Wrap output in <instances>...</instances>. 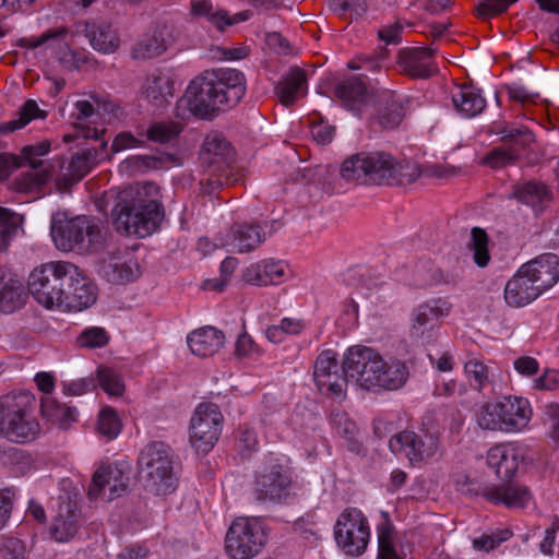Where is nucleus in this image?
I'll return each mask as SVG.
<instances>
[{"mask_svg":"<svg viewBox=\"0 0 559 559\" xmlns=\"http://www.w3.org/2000/svg\"><path fill=\"white\" fill-rule=\"evenodd\" d=\"M103 203L109 207L112 225L121 235L144 238L157 229L164 217L159 188L153 182L109 190Z\"/></svg>","mask_w":559,"mask_h":559,"instance_id":"nucleus-1","label":"nucleus"},{"mask_svg":"<svg viewBox=\"0 0 559 559\" xmlns=\"http://www.w3.org/2000/svg\"><path fill=\"white\" fill-rule=\"evenodd\" d=\"M246 90V78L236 69L205 70L189 83L177 109L187 108L197 118L212 120L236 107Z\"/></svg>","mask_w":559,"mask_h":559,"instance_id":"nucleus-2","label":"nucleus"},{"mask_svg":"<svg viewBox=\"0 0 559 559\" xmlns=\"http://www.w3.org/2000/svg\"><path fill=\"white\" fill-rule=\"evenodd\" d=\"M340 174L342 179L356 185L406 186L419 178L421 169L415 162L397 160L390 153L376 151L347 157Z\"/></svg>","mask_w":559,"mask_h":559,"instance_id":"nucleus-3","label":"nucleus"},{"mask_svg":"<svg viewBox=\"0 0 559 559\" xmlns=\"http://www.w3.org/2000/svg\"><path fill=\"white\" fill-rule=\"evenodd\" d=\"M50 234L56 248L63 252L97 251L105 240L104 228L94 218L85 215L69 218L61 212L52 215Z\"/></svg>","mask_w":559,"mask_h":559,"instance_id":"nucleus-4","label":"nucleus"},{"mask_svg":"<svg viewBox=\"0 0 559 559\" xmlns=\"http://www.w3.org/2000/svg\"><path fill=\"white\" fill-rule=\"evenodd\" d=\"M532 415L528 400L507 395L484 403L476 413V421L484 430L516 433L527 428Z\"/></svg>","mask_w":559,"mask_h":559,"instance_id":"nucleus-5","label":"nucleus"},{"mask_svg":"<svg viewBox=\"0 0 559 559\" xmlns=\"http://www.w3.org/2000/svg\"><path fill=\"white\" fill-rule=\"evenodd\" d=\"M79 274V267L70 262L52 261L34 269L28 276V290L36 301L51 309L60 308L64 301V287H71V280Z\"/></svg>","mask_w":559,"mask_h":559,"instance_id":"nucleus-6","label":"nucleus"},{"mask_svg":"<svg viewBox=\"0 0 559 559\" xmlns=\"http://www.w3.org/2000/svg\"><path fill=\"white\" fill-rule=\"evenodd\" d=\"M173 456L170 447L160 441L148 443L139 456L145 488L157 496L170 493L176 488Z\"/></svg>","mask_w":559,"mask_h":559,"instance_id":"nucleus-7","label":"nucleus"},{"mask_svg":"<svg viewBox=\"0 0 559 559\" xmlns=\"http://www.w3.org/2000/svg\"><path fill=\"white\" fill-rule=\"evenodd\" d=\"M34 396L29 393L8 394L0 399V435L23 443L33 439L37 425L31 417Z\"/></svg>","mask_w":559,"mask_h":559,"instance_id":"nucleus-8","label":"nucleus"},{"mask_svg":"<svg viewBox=\"0 0 559 559\" xmlns=\"http://www.w3.org/2000/svg\"><path fill=\"white\" fill-rule=\"evenodd\" d=\"M266 536L261 523L257 519H236L225 539L227 554L233 559H251L264 547Z\"/></svg>","mask_w":559,"mask_h":559,"instance_id":"nucleus-9","label":"nucleus"},{"mask_svg":"<svg viewBox=\"0 0 559 559\" xmlns=\"http://www.w3.org/2000/svg\"><path fill=\"white\" fill-rule=\"evenodd\" d=\"M336 544L349 556H360L365 552L369 537V524L364 514L357 509H346L338 516L334 526Z\"/></svg>","mask_w":559,"mask_h":559,"instance_id":"nucleus-10","label":"nucleus"},{"mask_svg":"<svg viewBox=\"0 0 559 559\" xmlns=\"http://www.w3.org/2000/svg\"><path fill=\"white\" fill-rule=\"evenodd\" d=\"M223 415L217 405L200 404L190 420V443L197 452L207 453L217 442L222 430Z\"/></svg>","mask_w":559,"mask_h":559,"instance_id":"nucleus-11","label":"nucleus"},{"mask_svg":"<svg viewBox=\"0 0 559 559\" xmlns=\"http://www.w3.org/2000/svg\"><path fill=\"white\" fill-rule=\"evenodd\" d=\"M378 352L371 347L356 345L349 347L343 358L341 369L357 385L368 391H377L380 382L376 374Z\"/></svg>","mask_w":559,"mask_h":559,"instance_id":"nucleus-12","label":"nucleus"},{"mask_svg":"<svg viewBox=\"0 0 559 559\" xmlns=\"http://www.w3.org/2000/svg\"><path fill=\"white\" fill-rule=\"evenodd\" d=\"M389 447L393 453L404 455L416 465L433 459L440 451V441L428 431L404 430L390 439Z\"/></svg>","mask_w":559,"mask_h":559,"instance_id":"nucleus-13","label":"nucleus"},{"mask_svg":"<svg viewBox=\"0 0 559 559\" xmlns=\"http://www.w3.org/2000/svg\"><path fill=\"white\" fill-rule=\"evenodd\" d=\"M50 142L45 140L34 145H25L19 156L22 157L23 165H28L33 170L21 174L15 179V187L21 192H29L39 189L55 175V167L51 164L45 165L39 157L45 156L50 151Z\"/></svg>","mask_w":559,"mask_h":559,"instance_id":"nucleus-14","label":"nucleus"},{"mask_svg":"<svg viewBox=\"0 0 559 559\" xmlns=\"http://www.w3.org/2000/svg\"><path fill=\"white\" fill-rule=\"evenodd\" d=\"M451 305L441 298L419 305L412 314L411 337L421 345H431L439 335L441 318L450 313Z\"/></svg>","mask_w":559,"mask_h":559,"instance_id":"nucleus-15","label":"nucleus"},{"mask_svg":"<svg viewBox=\"0 0 559 559\" xmlns=\"http://www.w3.org/2000/svg\"><path fill=\"white\" fill-rule=\"evenodd\" d=\"M497 133L501 134L504 145L491 150L484 159V163L492 168L513 164L521 150L534 142V134L524 127L506 126Z\"/></svg>","mask_w":559,"mask_h":559,"instance_id":"nucleus-16","label":"nucleus"},{"mask_svg":"<svg viewBox=\"0 0 559 559\" xmlns=\"http://www.w3.org/2000/svg\"><path fill=\"white\" fill-rule=\"evenodd\" d=\"M107 141L102 140L97 147H87L74 154L67 168L56 176V183L62 191L80 182L102 159H105Z\"/></svg>","mask_w":559,"mask_h":559,"instance_id":"nucleus-17","label":"nucleus"},{"mask_svg":"<svg viewBox=\"0 0 559 559\" xmlns=\"http://www.w3.org/2000/svg\"><path fill=\"white\" fill-rule=\"evenodd\" d=\"M290 478L280 464L258 472L253 481V497L258 502L281 503L289 495Z\"/></svg>","mask_w":559,"mask_h":559,"instance_id":"nucleus-18","label":"nucleus"},{"mask_svg":"<svg viewBox=\"0 0 559 559\" xmlns=\"http://www.w3.org/2000/svg\"><path fill=\"white\" fill-rule=\"evenodd\" d=\"M129 481V473L119 466L102 465L93 475L88 497L91 499L103 497L107 501H111L128 491Z\"/></svg>","mask_w":559,"mask_h":559,"instance_id":"nucleus-19","label":"nucleus"},{"mask_svg":"<svg viewBox=\"0 0 559 559\" xmlns=\"http://www.w3.org/2000/svg\"><path fill=\"white\" fill-rule=\"evenodd\" d=\"M234 150L230 143L219 133L209 134L200 151V162L205 170L233 173Z\"/></svg>","mask_w":559,"mask_h":559,"instance_id":"nucleus-20","label":"nucleus"},{"mask_svg":"<svg viewBox=\"0 0 559 559\" xmlns=\"http://www.w3.org/2000/svg\"><path fill=\"white\" fill-rule=\"evenodd\" d=\"M433 48H406L399 52L397 62L402 71L412 79H429L438 72Z\"/></svg>","mask_w":559,"mask_h":559,"instance_id":"nucleus-21","label":"nucleus"},{"mask_svg":"<svg viewBox=\"0 0 559 559\" xmlns=\"http://www.w3.org/2000/svg\"><path fill=\"white\" fill-rule=\"evenodd\" d=\"M524 459V451L515 444H497L487 453V465L501 479L511 478Z\"/></svg>","mask_w":559,"mask_h":559,"instance_id":"nucleus-22","label":"nucleus"},{"mask_svg":"<svg viewBox=\"0 0 559 559\" xmlns=\"http://www.w3.org/2000/svg\"><path fill=\"white\" fill-rule=\"evenodd\" d=\"M483 497L495 504H503L508 508H525L532 500V492L525 485L507 481L484 487Z\"/></svg>","mask_w":559,"mask_h":559,"instance_id":"nucleus-23","label":"nucleus"},{"mask_svg":"<svg viewBox=\"0 0 559 559\" xmlns=\"http://www.w3.org/2000/svg\"><path fill=\"white\" fill-rule=\"evenodd\" d=\"M265 231L257 223H235L230 226L223 246L231 247L233 250L245 253L257 249L265 240Z\"/></svg>","mask_w":559,"mask_h":559,"instance_id":"nucleus-24","label":"nucleus"},{"mask_svg":"<svg viewBox=\"0 0 559 559\" xmlns=\"http://www.w3.org/2000/svg\"><path fill=\"white\" fill-rule=\"evenodd\" d=\"M521 266L504 287V299L512 307H523L535 300L543 292L532 276Z\"/></svg>","mask_w":559,"mask_h":559,"instance_id":"nucleus-25","label":"nucleus"},{"mask_svg":"<svg viewBox=\"0 0 559 559\" xmlns=\"http://www.w3.org/2000/svg\"><path fill=\"white\" fill-rule=\"evenodd\" d=\"M544 293L559 281V257L544 253L522 265Z\"/></svg>","mask_w":559,"mask_h":559,"instance_id":"nucleus-26","label":"nucleus"},{"mask_svg":"<svg viewBox=\"0 0 559 559\" xmlns=\"http://www.w3.org/2000/svg\"><path fill=\"white\" fill-rule=\"evenodd\" d=\"M81 525V509L79 506L67 500L59 506L58 515L50 527L51 537L57 542H67L72 538Z\"/></svg>","mask_w":559,"mask_h":559,"instance_id":"nucleus-27","label":"nucleus"},{"mask_svg":"<svg viewBox=\"0 0 559 559\" xmlns=\"http://www.w3.org/2000/svg\"><path fill=\"white\" fill-rule=\"evenodd\" d=\"M191 13L195 16L205 17L221 32L228 26L245 22L250 17L249 11H241L229 15L228 12L223 9H214L210 0H191Z\"/></svg>","mask_w":559,"mask_h":559,"instance_id":"nucleus-28","label":"nucleus"},{"mask_svg":"<svg viewBox=\"0 0 559 559\" xmlns=\"http://www.w3.org/2000/svg\"><path fill=\"white\" fill-rule=\"evenodd\" d=\"M286 265L282 261L263 260L251 264L243 272V280L251 285H277L283 282Z\"/></svg>","mask_w":559,"mask_h":559,"instance_id":"nucleus-29","label":"nucleus"},{"mask_svg":"<svg viewBox=\"0 0 559 559\" xmlns=\"http://www.w3.org/2000/svg\"><path fill=\"white\" fill-rule=\"evenodd\" d=\"M102 272L108 282L126 284L133 282L141 275L140 265L130 254L123 257H110L104 262Z\"/></svg>","mask_w":559,"mask_h":559,"instance_id":"nucleus-30","label":"nucleus"},{"mask_svg":"<svg viewBox=\"0 0 559 559\" xmlns=\"http://www.w3.org/2000/svg\"><path fill=\"white\" fill-rule=\"evenodd\" d=\"M26 298L21 281L0 267V311L12 313L25 304Z\"/></svg>","mask_w":559,"mask_h":559,"instance_id":"nucleus-31","label":"nucleus"},{"mask_svg":"<svg viewBox=\"0 0 559 559\" xmlns=\"http://www.w3.org/2000/svg\"><path fill=\"white\" fill-rule=\"evenodd\" d=\"M225 336L222 331L205 326L191 332L187 343L191 353L199 357H209L218 352L223 346Z\"/></svg>","mask_w":559,"mask_h":559,"instance_id":"nucleus-32","label":"nucleus"},{"mask_svg":"<svg viewBox=\"0 0 559 559\" xmlns=\"http://www.w3.org/2000/svg\"><path fill=\"white\" fill-rule=\"evenodd\" d=\"M376 374H379L380 382L377 391L380 390H397L402 388L408 379V369L404 362L397 359L384 360L378 352Z\"/></svg>","mask_w":559,"mask_h":559,"instance_id":"nucleus-33","label":"nucleus"},{"mask_svg":"<svg viewBox=\"0 0 559 559\" xmlns=\"http://www.w3.org/2000/svg\"><path fill=\"white\" fill-rule=\"evenodd\" d=\"M307 78L306 72L300 68H292L275 85V94L280 102L289 107L296 103L299 97L306 94Z\"/></svg>","mask_w":559,"mask_h":559,"instance_id":"nucleus-34","label":"nucleus"},{"mask_svg":"<svg viewBox=\"0 0 559 559\" xmlns=\"http://www.w3.org/2000/svg\"><path fill=\"white\" fill-rule=\"evenodd\" d=\"M512 197L519 202L530 205L536 213L544 211L551 200V191L549 188L535 181H527L514 186Z\"/></svg>","mask_w":559,"mask_h":559,"instance_id":"nucleus-35","label":"nucleus"},{"mask_svg":"<svg viewBox=\"0 0 559 559\" xmlns=\"http://www.w3.org/2000/svg\"><path fill=\"white\" fill-rule=\"evenodd\" d=\"M84 33L91 46L103 53H112L119 47V37L106 22H87Z\"/></svg>","mask_w":559,"mask_h":559,"instance_id":"nucleus-36","label":"nucleus"},{"mask_svg":"<svg viewBox=\"0 0 559 559\" xmlns=\"http://www.w3.org/2000/svg\"><path fill=\"white\" fill-rule=\"evenodd\" d=\"M455 109L466 118L479 115L486 107V100L479 90L472 85L457 86L452 93Z\"/></svg>","mask_w":559,"mask_h":559,"instance_id":"nucleus-37","label":"nucleus"},{"mask_svg":"<svg viewBox=\"0 0 559 559\" xmlns=\"http://www.w3.org/2000/svg\"><path fill=\"white\" fill-rule=\"evenodd\" d=\"M73 293H69L68 298V310H83L95 304L97 297V289L87 277L83 276L79 271L75 278L71 280Z\"/></svg>","mask_w":559,"mask_h":559,"instance_id":"nucleus-38","label":"nucleus"},{"mask_svg":"<svg viewBox=\"0 0 559 559\" xmlns=\"http://www.w3.org/2000/svg\"><path fill=\"white\" fill-rule=\"evenodd\" d=\"M366 92V84L357 76H350L335 87V95L343 102L344 107L355 112L359 111Z\"/></svg>","mask_w":559,"mask_h":559,"instance_id":"nucleus-39","label":"nucleus"},{"mask_svg":"<svg viewBox=\"0 0 559 559\" xmlns=\"http://www.w3.org/2000/svg\"><path fill=\"white\" fill-rule=\"evenodd\" d=\"M331 425L336 433L346 440L348 451L358 455L364 453L362 443L356 439L357 426L346 413L341 411L332 412Z\"/></svg>","mask_w":559,"mask_h":559,"instance_id":"nucleus-40","label":"nucleus"},{"mask_svg":"<svg viewBox=\"0 0 559 559\" xmlns=\"http://www.w3.org/2000/svg\"><path fill=\"white\" fill-rule=\"evenodd\" d=\"M144 88L146 98L156 106H163L174 95L173 80L162 72L148 75Z\"/></svg>","mask_w":559,"mask_h":559,"instance_id":"nucleus-41","label":"nucleus"},{"mask_svg":"<svg viewBox=\"0 0 559 559\" xmlns=\"http://www.w3.org/2000/svg\"><path fill=\"white\" fill-rule=\"evenodd\" d=\"M41 414L48 420L67 427L76 419V409L58 402L51 396L41 400Z\"/></svg>","mask_w":559,"mask_h":559,"instance_id":"nucleus-42","label":"nucleus"},{"mask_svg":"<svg viewBox=\"0 0 559 559\" xmlns=\"http://www.w3.org/2000/svg\"><path fill=\"white\" fill-rule=\"evenodd\" d=\"M15 116L14 119L0 124V134L20 130L35 118H45L46 112L38 107L35 100L28 99L20 107Z\"/></svg>","mask_w":559,"mask_h":559,"instance_id":"nucleus-43","label":"nucleus"},{"mask_svg":"<svg viewBox=\"0 0 559 559\" xmlns=\"http://www.w3.org/2000/svg\"><path fill=\"white\" fill-rule=\"evenodd\" d=\"M404 118L402 100L391 95L377 116V121L384 129L396 128Z\"/></svg>","mask_w":559,"mask_h":559,"instance_id":"nucleus-44","label":"nucleus"},{"mask_svg":"<svg viewBox=\"0 0 559 559\" xmlns=\"http://www.w3.org/2000/svg\"><path fill=\"white\" fill-rule=\"evenodd\" d=\"M489 237L480 227H474L471 230L469 248L473 250L474 262L479 267H485L490 261L488 251Z\"/></svg>","mask_w":559,"mask_h":559,"instance_id":"nucleus-45","label":"nucleus"},{"mask_svg":"<svg viewBox=\"0 0 559 559\" xmlns=\"http://www.w3.org/2000/svg\"><path fill=\"white\" fill-rule=\"evenodd\" d=\"M121 428L122 424L117 412L109 406L103 407L97 420V431L99 435L108 440H114L120 433Z\"/></svg>","mask_w":559,"mask_h":559,"instance_id":"nucleus-46","label":"nucleus"},{"mask_svg":"<svg viewBox=\"0 0 559 559\" xmlns=\"http://www.w3.org/2000/svg\"><path fill=\"white\" fill-rule=\"evenodd\" d=\"M181 132L179 123L176 122H154L152 123L146 132V139L148 141L166 144L176 140Z\"/></svg>","mask_w":559,"mask_h":559,"instance_id":"nucleus-47","label":"nucleus"},{"mask_svg":"<svg viewBox=\"0 0 559 559\" xmlns=\"http://www.w3.org/2000/svg\"><path fill=\"white\" fill-rule=\"evenodd\" d=\"M340 370L336 353L328 349L322 352L316 359L313 377L316 382L323 385L329 380L331 373H337Z\"/></svg>","mask_w":559,"mask_h":559,"instance_id":"nucleus-48","label":"nucleus"},{"mask_svg":"<svg viewBox=\"0 0 559 559\" xmlns=\"http://www.w3.org/2000/svg\"><path fill=\"white\" fill-rule=\"evenodd\" d=\"M206 171V177L200 180V192L203 195H212L223 186H231L237 181L233 173Z\"/></svg>","mask_w":559,"mask_h":559,"instance_id":"nucleus-49","label":"nucleus"},{"mask_svg":"<svg viewBox=\"0 0 559 559\" xmlns=\"http://www.w3.org/2000/svg\"><path fill=\"white\" fill-rule=\"evenodd\" d=\"M329 7L342 19H358L367 11L366 0H329Z\"/></svg>","mask_w":559,"mask_h":559,"instance_id":"nucleus-50","label":"nucleus"},{"mask_svg":"<svg viewBox=\"0 0 559 559\" xmlns=\"http://www.w3.org/2000/svg\"><path fill=\"white\" fill-rule=\"evenodd\" d=\"M97 379L100 388L109 395L120 396L124 391V383L121 377L111 368L99 367Z\"/></svg>","mask_w":559,"mask_h":559,"instance_id":"nucleus-51","label":"nucleus"},{"mask_svg":"<svg viewBox=\"0 0 559 559\" xmlns=\"http://www.w3.org/2000/svg\"><path fill=\"white\" fill-rule=\"evenodd\" d=\"M464 372L473 389L481 392L488 383V367L480 360L469 359L464 365Z\"/></svg>","mask_w":559,"mask_h":559,"instance_id":"nucleus-52","label":"nucleus"},{"mask_svg":"<svg viewBox=\"0 0 559 559\" xmlns=\"http://www.w3.org/2000/svg\"><path fill=\"white\" fill-rule=\"evenodd\" d=\"M350 379L343 371L342 373H331L329 376V380L324 385L321 382H316L319 391L334 400H343L345 397V388L347 385V381Z\"/></svg>","mask_w":559,"mask_h":559,"instance_id":"nucleus-53","label":"nucleus"},{"mask_svg":"<svg viewBox=\"0 0 559 559\" xmlns=\"http://www.w3.org/2000/svg\"><path fill=\"white\" fill-rule=\"evenodd\" d=\"M165 49L164 40L152 36L141 40L133 47L132 57L141 60L152 59L159 56Z\"/></svg>","mask_w":559,"mask_h":559,"instance_id":"nucleus-54","label":"nucleus"},{"mask_svg":"<svg viewBox=\"0 0 559 559\" xmlns=\"http://www.w3.org/2000/svg\"><path fill=\"white\" fill-rule=\"evenodd\" d=\"M543 424L547 427L548 436L559 449V404L548 402L543 405Z\"/></svg>","mask_w":559,"mask_h":559,"instance_id":"nucleus-55","label":"nucleus"},{"mask_svg":"<svg viewBox=\"0 0 559 559\" xmlns=\"http://www.w3.org/2000/svg\"><path fill=\"white\" fill-rule=\"evenodd\" d=\"M68 33L69 31L64 26L58 28H50L44 32L38 37L22 38L20 46L28 49H36L51 40L64 41V38L68 35Z\"/></svg>","mask_w":559,"mask_h":559,"instance_id":"nucleus-56","label":"nucleus"},{"mask_svg":"<svg viewBox=\"0 0 559 559\" xmlns=\"http://www.w3.org/2000/svg\"><path fill=\"white\" fill-rule=\"evenodd\" d=\"M21 222L22 218L20 215L0 206V235L2 247L7 246L5 242H8L16 234Z\"/></svg>","mask_w":559,"mask_h":559,"instance_id":"nucleus-57","label":"nucleus"},{"mask_svg":"<svg viewBox=\"0 0 559 559\" xmlns=\"http://www.w3.org/2000/svg\"><path fill=\"white\" fill-rule=\"evenodd\" d=\"M130 162L138 168L160 169L174 164L176 157L173 154L138 155L131 158Z\"/></svg>","mask_w":559,"mask_h":559,"instance_id":"nucleus-58","label":"nucleus"},{"mask_svg":"<svg viewBox=\"0 0 559 559\" xmlns=\"http://www.w3.org/2000/svg\"><path fill=\"white\" fill-rule=\"evenodd\" d=\"M108 341V333L98 326L86 329L78 336V344L86 348L103 347L107 345Z\"/></svg>","mask_w":559,"mask_h":559,"instance_id":"nucleus-59","label":"nucleus"},{"mask_svg":"<svg viewBox=\"0 0 559 559\" xmlns=\"http://www.w3.org/2000/svg\"><path fill=\"white\" fill-rule=\"evenodd\" d=\"M378 558L377 559H401L395 551L391 525H382L378 535Z\"/></svg>","mask_w":559,"mask_h":559,"instance_id":"nucleus-60","label":"nucleus"},{"mask_svg":"<svg viewBox=\"0 0 559 559\" xmlns=\"http://www.w3.org/2000/svg\"><path fill=\"white\" fill-rule=\"evenodd\" d=\"M238 264L236 258L228 257L221 263L222 280L207 281L204 285L205 289L223 292L228 277L234 273Z\"/></svg>","mask_w":559,"mask_h":559,"instance_id":"nucleus-61","label":"nucleus"},{"mask_svg":"<svg viewBox=\"0 0 559 559\" xmlns=\"http://www.w3.org/2000/svg\"><path fill=\"white\" fill-rule=\"evenodd\" d=\"M3 559H25V544L16 537H5L0 547Z\"/></svg>","mask_w":559,"mask_h":559,"instance_id":"nucleus-62","label":"nucleus"},{"mask_svg":"<svg viewBox=\"0 0 559 559\" xmlns=\"http://www.w3.org/2000/svg\"><path fill=\"white\" fill-rule=\"evenodd\" d=\"M512 533L509 530H504L499 534L493 535H481L473 540V547L476 550L490 551L497 548L502 542L508 540Z\"/></svg>","mask_w":559,"mask_h":559,"instance_id":"nucleus-63","label":"nucleus"},{"mask_svg":"<svg viewBox=\"0 0 559 559\" xmlns=\"http://www.w3.org/2000/svg\"><path fill=\"white\" fill-rule=\"evenodd\" d=\"M259 441L254 430L246 427L241 429L238 439V449L242 457L248 459L258 450Z\"/></svg>","mask_w":559,"mask_h":559,"instance_id":"nucleus-64","label":"nucleus"}]
</instances>
